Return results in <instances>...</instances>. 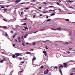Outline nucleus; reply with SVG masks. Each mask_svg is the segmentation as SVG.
Wrapping results in <instances>:
<instances>
[{"label": "nucleus", "mask_w": 75, "mask_h": 75, "mask_svg": "<svg viewBox=\"0 0 75 75\" xmlns=\"http://www.w3.org/2000/svg\"><path fill=\"white\" fill-rule=\"evenodd\" d=\"M15 55H16V57H18V56H20V55L21 56V54L19 53H16L15 54Z\"/></svg>", "instance_id": "f257e3e1"}, {"label": "nucleus", "mask_w": 75, "mask_h": 75, "mask_svg": "<svg viewBox=\"0 0 75 75\" xmlns=\"http://www.w3.org/2000/svg\"><path fill=\"white\" fill-rule=\"evenodd\" d=\"M49 72V70L48 69H47L46 71H44V74H48V72Z\"/></svg>", "instance_id": "f03ea898"}, {"label": "nucleus", "mask_w": 75, "mask_h": 75, "mask_svg": "<svg viewBox=\"0 0 75 75\" xmlns=\"http://www.w3.org/2000/svg\"><path fill=\"white\" fill-rule=\"evenodd\" d=\"M21 0H17L15 1V3H19V2H20Z\"/></svg>", "instance_id": "7ed1b4c3"}, {"label": "nucleus", "mask_w": 75, "mask_h": 75, "mask_svg": "<svg viewBox=\"0 0 75 75\" xmlns=\"http://www.w3.org/2000/svg\"><path fill=\"white\" fill-rule=\"evenodd\" d=\"M43 53L45 55V56H47V52L45 51H43Z\"/></svg>", "instance_id": "20e7f679"}, {"label": "nucleus", "mask_w": 75, "mask_h": 75, "mask_svg": "<svg viewBox=\"0 0 75 75\" xmlns=\"http://www.w3.org/2000/svg\"><path fill=\"white\" fill-rule=\"evenodd\" d=\"M64 68H65V67H67V63H64Z\"/></svg>", "instance_id": "39448f33"}, {"label": "nucleus", "mask_w": 75, "mask_h": 75, "mask_svg": "<svg viewBox=\"0 0 75 75\" xmlns=\"http://www.w3.org/2000/svg\"><path fill=\"white\" fill-rule=\"evenodd\" d=\"M28 17H31V14L30 13L29 14H28Z\"/></svg>", "instance_id": "423d86ee"}, {"label": "nucleus", "mask_w": 75, "mask_h": 75, "mask_svg": "<svg viewBox=\"0 0 75 75\" xmlns=\"http://www.w3.org/2000/svg\"><path fill=\"white\" fill-rule=\"evenodd\" d=\"M59 72L62 75H63L62 73V71H61V69H59Z\"/></svg>", "instance_id": "0eeeda50"}, {"label": "nucleus", "mask_w": 75, "mask_h": 75, "mask_svg": "<svg viewBox=\"0 0 75 75\" xmlns=\"http://www.w3.org/2000/svg\"><path fill=\"white\" fill-rule=\"evenodd\" d=\"M23 59H25V60H27V57H24L23 58Z\"/></svg>", "instance_id": "6e6552de"}, {"label": "nucleus", "mask_w": 75, "mask_h": 75, "mask_svg": "<svg viewBox=\"0 0 75 75\" xmlns=\"http://www.w3.org/2000/svg\"><path fill=\"white\" fill-rule=\"evenodd\" d=\"M18 40L20 42H21V39L20 38V37H19L18 38Z\"/></svg>", "instance_id": "1a4fd4ad"}, {"label": "nucleus", "mask_w": 75, "mask_h": 75, "mask_svg": "<svg viewBox=\"0 0 75 75\" xmlns=\"http://www.w3.org/2000/svg\"><path fill=\"white\" fill-rule=\"evenodd\" d=\"M64 66H63L62 65H61L59 67V68H64Z\"/></svg>", "instance_id": "9d476101"}, {"label": "nucleus", "mask_w": 75, "mask_h": 75, "mask_svg": "<svg viewBox=\"0 0 75 75\" xmlns=\"http://www.w3.org/2000/svg\"><path fill=\"white\" fill-rule=\"evenodd\" d=\"M61 29V28H57V30H60Z\"/></svg>", "instance_id": "9b49d317"}, {"label": "nucleus", "mask_w": 75, "mask_h": 75, "mask_svg": "<svg viewBox=\"0 0 75 75\" xmlns=\"http://www.w3.org/2000/svg\"><path fill=\"white\" fill-rule=\"evenodd\" d=\"M4 61H6V59L5 58H4L3 59V60Z\"/></svg>", "instance_id": "f8f14e48"}, {"label": "nucleus", "mask_w": 75, "mask_h": 75, "mask_svg": "<svg viewBox=\"0 0 75 75\" xmlns=\"http://www.w3.org/2000/svg\"><path fill=\"white\" fill-rule=\"evenodd\" d=\"M12 57L13 58H16V55H13L12 56Z\"/></svg>", "instance_id": "ddd939ff"}, {"label": "nucleus", "mask_w": 75, "mask_h": 75, "mask_svg": "<svg viewBox=\"0 0 75 75\" xmlns=\"http://www.w3.org/2000/svg\"><path fill=\"white\" fill-rule=\"evenodd\" d=\"M4 9L5 11H7V9L6 8H4Z\"/></svg>", "instance_id": "4468645a"}, {"label": "nucleus", "mask_w": 75, "mask_h": 75, "mask_svg": "<svg viewBox=\"0 0 75 75\" xmlns=\"http://www.w3.org/2000/svg\"><path fill=\"white\" fill-rule=\"evenodd\" d=\"M5 35H6V36H7V37H8V34H7V33H5Z\"/></svg>", "instance_id": "2eb2a0df"}, {"label": "nucleus", "mask_w": 75, "mask_h": 75, "mask_svg": "<svg viewBox=\"0 0 75 75\" xmlns=\"http://www.w3.org/2000/svg\"><path fill=\"white\" fill-rule=\"evenodd\" d=\"M54 15H55V13H52L50 15V16H54Z\"/></svg>", "instance_id": "dca6fc26"}, {"label": "nucleus", "mask_w": 75, "mask_h": 75, "mask_svg": "<svg viewBox=\"0 0 75 75\" xmlns=\"http://www.w3.org/2000/svg\"><path fill=\"white\" fill-rule=\"evenodd\" d=\"M47 11H46V12H45V11L43 12V13H47Z\"/></svg>", "instance_id": "f3484780"}, {"label": "nucleus", "mask_w": 75, "mask_h": 75, "mask_svg": "<svg viewBox=\"0 0 75 75\" xmlns=\"http://www.w3.org/2000/svg\"><path fill=\"white\" fill-rule=\"evenodd\" d=\"M27 24V23H25L23 24H22V25H25Z\"/></svg>", "instance_id": "a211bd4d"}, {"label": "nucleus", "mask_w": 75, "mask_h": 75, "mask_svg": "<svg viewBox=\"0 0 75 75\" xmlns=\"http://www.w3.org/2000/svg\"><path fill=\"white\" fill-rule=\"evenodd\" d=\"M19 60H21V59H23V58H21L20 57H19Z\"/></svg>", "instance_id": "6ab92c4d"}, {"label": "nucleus", "mask_w": 75, "mask_h": 75, "mask_svg": "<svg viewBox=\"0 0 75 75\" xmlns=\"http://www.w3.org/2000/svg\"><path fill=\"white\" fill-rule=\"evenodd\" d=\"M65 20L67 21H69L68 19H65Z\"/></svg>", "instance_id": "aec40b11"}, {"label": "nucleus", "mask_w": 75, "mask_h": 75, "mask_svg": "<svg viewBox=\"0 0 75 75\" xmlns=\"http://www.w3.org/2000/svg\"><path fill=\"white\" fill-rule=\"evenodd\" d=\"M26 53L27 54H31V52H26Z\"/></svg>", "instance_id": "412c9836"}, {"label": "nucleus", "mask_w": 75, "mask_h": 75, "mask_svg": "<svg viewBox=\"0 0 75 75\" xmlns=\"http://www.w3.org/2000/svg\"><path fill=\"white\" fill-rule=\"evenodd\" d=\"M4 61L3 60H1L0 61V62H1V63H3V62Z\"/></svg>", "instance_id": "4be33fe9"}, {"label": "nucleus", "mask_w": 75, "mask_h": 75, "mask_svg": "<svg viewBox=\"0 0 75 75\" xmlns=\"http://www.w3.org/2000/svg\"><path fill=\"white\" fill-rule=\"evenodd\" d=\"M22 44L23 46H25V45H24V43L23 42H22Z\"/></svg>", "instance_id": "5701e85b"}, {"label": "nucleus", "mask_w": 75, "mask_h": 75, "mask_svg": "<svg viewBox=\"0 0 75 75\" xmlns=\"http://www.w3.org/2000/svg\"><path fill=\"white\" fill-rule=\"evenodd\" d=\"M56 3L57 4V5H59V6H60V4H59L58 2H57Z\"/></svg>", "instance_id": "b1692460"}, {"label": "nucleus", "mask_w": 75, "mask_h": 75, "mask_svg": "<svg viewBox=\"0 0 75 75\" xmlns=\"http://www.w3.org/2000/svg\"><path fill=\"white\" fill-rule=\"evenodd\" d=\"M51 20V19H47V21H50Z\"/></svg>", "instance_id": "393cba45"}, {"label": "nucleus", "mask_w": 75, "mask_h": 75, "mask_svg": "<svg viewBox=\"0 0 75 75\" xmlns=\"http://www.w3.org/2000/svg\"><path fill=\"white\" fill-rule=\"evenodd\" d=\"M43 30H44V29H41L40 31H43Z\"/></svg>", "instance_id": "a878e982"}, {"label": "nucleus", "mask_w": 75, "mask_h": 75, "mask_svg": "<svg viewBox=\"0 0 75 75\" xmlns=\"http://www.w3.org/2000/svg\"><path fill=\"white\" fill-rule=\"evenodd\" d=\"M11 21L12 22H13L14 21V20L13 19H11Z\"/></svg>", "instance_id": "bb28decb"}, {"label": "nucleus", "mask_w": 75, "mask_h": 75, "mask_svg": "<svg viewBox=\"0 0 75 75\" xmlns=\"http://www.w3.org/2000/svg\"><path fill=\"white\" fill-rule=\"evenodd\" d=\"M35 57L33 59L32 61H34V60H35Z\"/></svg>", "instance_id": "cd10ccee"}, {"label": "nucleus", "mask_w": 75, "mask_h": 75, "mask_svg": "<svg viewBox=\"0 0 75 75\" xmlns=\"http://www.w3.org/2000/svg\"><path fill=\"white\" fill-rule=\"evenodd\" d=\"M23 13H24V12H23V11H22L21 12V15H22L23 14Z\"/></svg>", "instance_id": "c85d7f7f"}, {"label": "nucleus", "mask_w": 75, "mask_h": 75, "mask_svg": "<svg viewBox=\"0 0 75 75\" xmlns=\"http://www.w3.org/2000/svg\"><path fill=\"white\" fill-rule=\"evenodd\" d=\"M74 73H71L70 75H74Z\"/></svg>", "instance_id": "c756f323"}, {"label": "nucleus", "mask_w": 75, "mask_h": 75, "mask_svg": "<svg viewBox=\"0 0 75 75\" xmlns=\"http://www.w3.org/2000/svg\"><path fill=\"white\" fill-rule=\"evenodd\" d=\"M46 49H48V48L47 47V45H46Z\"/></svg>", "instance_id": "7c9ffc66"}, {"label": "nucleus", "mask_w": 75, "mask_h": 75, "mask_svg": "<svg viewBox=\"0 0 75 75\" xmlns=\"http://www.w3.org/2000/svg\"><path fill=\"white\" fill-rule=\"evenodd\" d=\"M50 11H54V10H52L51 9H50Z\"/></svg>", "instance_id": "2f4dec72"}, {"label": "nucleus", "mask_w": 75, "mask_h": 75, "mask_svg": "<svg viewBox=\"0 0 75 75\" xmlns=\"http://www.w3.org/2000/svg\"><path fill=\"white\" fill-rule=\"evenodd\" d=\"M24 28H25V29H28V27H24Z\"/></svg>", "instance_id": "473e14b6"}, {"label": "nucleus", "mask_w": 75, "mask_h": 75, "mask_svg": "<svg viewBox=\"0 0 75 75\" xmlns=\"http://www.w3.org/2000/svg\"><path fill=\"white\" fill-rule=\"evenodd\" d=\"M13 47H15V46H16V44H13Z\"/></svg>", "instance_id": "72a5a7b5"}, {"label": "nucleus", "mask_w": 75, "mask_h": 75, "mask_svg": "<svg viewBox=\"0 0 75 75\" xmlns=\"http://www.w3.org/2000/svg\"><path fill=\"white\" fill-rule=\"evenodd\" d=\"M67 53H71V52L68 51H67Z\"/></svg>", "instance_id": "f704fd0d"}, {"label": "nucleus", "mask_w": 75, "mask_h": 75, "mask_svg": "<svg viewBox=\"0 0 75 75\" xmlns=\"http://www.w3.org/2000/svg\"><path fill=\"white\" fill-rule=\"evenodd\" d=\"M20 72H21V73H22V72H23V71L22 70V71H20Z\"/></svg>", "instance_id": "c9c22d12"}, {"label": "nucleus", "mask_w": 75, "mask_h": 75, "mask_svg": "<svg viewBox=\"0 0 75 75\" xmlns=\"http://www.w3.org/2000/svg\"><path fill=\"white\" fill-rule=\"evenodd\" d=\"M43 3H44V4H47V3L44 2H43Z\"/></svg>", "instance_id": "e433bc0d"}, {"label": "nucleus", "mask_w": 75, "mask_h": 75, "mask_svg": "<svg viewBox=\"0 0 75 75\" xmlns=\"http://www.w3.org/2000/svg\"><path fill=\"white\" fill-rule=\"evenodd\" d=\"M25 9L26 10H28L29 9V8H25Z\"/></svg>", "instance_id": "4c0bfd02"}, {"label": "nucleus", "mask_w": 75, "mask_h": 75, "mask_svg": "<svg viewBox=\"0 0 75 75\" xmlns=\"http://www.w3.org/2000/svg\"><path fill=\"white\" fill-rule=\"evenodd\" d=\"M54 69H58V68H57V67H55L54 68Z\"/></svg>", "instance_id": "58836bf2"}, {"label": "nucleus", "mask_w": 75, "mask_h": 75, "mask_svg": "<svg viewBox=\"0 0 75 75\" xmlns=\"http://www.w3.org/2000/svg\"><path fill=\"white\" fill-rule=\"evenodd\" d=\"M4 7H5L4 6H1V8H4Z\"/></svg>", "instance_id": "ea45409f"}, {"label": "nucleus", "mask_w": 75, "mask_h": 75, "mask_svg": "<svg viewBox=\"0 0 75 75\" xmlns=\"http://www.w3.org/2000/svg\"><path fill=\"white\" fill-rule=\"evenodd\" d=\"M54 7V6H49V7Z\"/></svg>", "instance_id": "a19ab883"}, {"label": "nucleus", "mask_w": 75, "mask_h": 75, "mask_svg": "<svg viewBox=\"0 0 75 75\" xmlns=\"http://www.w3.org/2000/svg\"><path fill=\"white\" fill-rule=\"evenodd\" d=\"M33 45H35V42H34L33 43Z\"/></svg>", "instance_id": "79ce46f5"}, {"label": "nucleus", "mask_w": 75, "mask_h": 75, "mask_svg": "<svg viewBox=\"0 0 75 75\" xmlns=\"http://www.w3.org/2000/svg\"><path fill=\"white\" fill-rule=\"evenodd\" d=\"M69 8H73V7H72V6H70Z\"/></svg>", "instance_id": "37998d69"}, {"label": "nucleus", "mask_w": 75, "mask_h": 75, "mask_svg": "<svg viewBox=\"0 0 75 75\" xmlns=\"http://www.w3.org/2000/svg\"><path fill=\"white\" fill-rule=\"evenodd\" d=\"M3 20H4V21H6V22L7 21V20H6V19H4Z\"/></svg>", "instance_id": "c03bdc74"}, {"label": "nucleus", "mask_w": 75, "mask_h": 75, "mask_svg": "<svg viewBox=\"0 0 75 75\" xmlns=\"http://www.w3.org/2000/svg\"><path fill=\"white\" fill-rule=\"evenodd\" d=\"M72 49V48H68L67 49V50H71Z\"/></svg>", "instance_id": "a18cd8bd"}, {"label": "nucleus", "mask_w": 75, "mask_h": 75, "mask_svg": "<svg viewBox=\"0 0 75 75\" xmlns=\"http://www.w3.org/2000/svg\"><path fill=\"white\" fill-rule=\"evenodd\" d=\"M33 1V2L34 3L35 2V0H32Z\"/></svg>", "instance_id": "49530a36"}, {"label": "nucleus", "mask_w": 75, "mask_h": 75, "mask_svg": "<svg viewBox=\"0 0 75 75\" xmlns=\"http://www.w3.org/2000/svg\"><path fill=\"white\" fill-rule=\"evenodd\" d=\"M56 30H57V29H54V31H56Z\"/></svg>", "instance_id": "de8ad7c7"}, {"label": "nucleus", "mask_w": 75, "mask_h": 75, "mask_svg": "<svg viewBox=\"0 0 75 75\" xmlns=\"http://www.w3.org/2000/svg\"><path fill=\"white\" fill-rule=\"evenodd\" d=\"M25 62H22L21 64H23Z\"/></svg>", "instance_id": "09e8293b"}, {"label": "nucleus", "mask_w": 75, "mask_h": 75, "mask_svg": "<svg viewBox=\"0 0 75 75\" xmlns=\"http://www.w3.org/2000/svg\"><path fill=\"white\" fill-rule=\"evenodd\" d=\"M37 32H38V31H37L36 32H35L34 33V34H35V33H37Z\"/></svg>", "instance_id": "8fccbe9b"}, {"label": "nucleus", "mask_w": 75, "mask_h": 75, "mask_svg": "<svg viewBox=\"0 0 75 75\" xmlns=\"http://www.w3.org/2000/svg\"><path fill=\"white\" fill-rule=\"evenodd\" d=\"M49 75H51V74L50 73H49Z\"/></svg>", "instance_id": "3c124183"}, {"label": "nucleus", "mask_w": 75, "mask_h": 75, "mask_svg": "<svg viewBox=\"0 0 75 75\" xmlns=\"http://www.w3.org/2000/svg\"><path fill=\"white\" fill-rule=\"evenodd\" d=\"M41 68H44V67L43 66H42L41 67Z\"/></svg>", "instance_id": "603ef678"}, {"label": "nucleus", "mask_w": 75, "mask_h": 75, "mask_svg": "<svg viewBox=\"0 0 75 75\" xmlns=\"http://www.w3.org/2000/svg\"><path fill=\"white\" fill-rule=\"evenodd\" d=\"M13 38H14L15 37V35H14L13 36Z\"/></svg>", "instance_id": "864d4df0"}, {"label": "nucleus", "mask_w": 75, "mask_h": 75, "mask_svg": "<svg viewBox=\"0 0 75 75\" xmlns=\"http://www.w3.org/2000/svg\"><path fill=\"white\" fill-rule=\"evenodd\" d=\"M39 8L40 10L41 9V8H42L41 7H40Z\"/></svg>", "instance_id": "5fc2aeb1"}, {"label": "nucleus", "mask_w": 75, "mask_h": 75, "mask_svg": "<svg viewBox=\"0 0 75 75\" xmlns=\"http://www.w3.org/2000/svg\"><path fill=\"white\" fill-rule=\"evenodd\" d=\"M51 29L52 30H54V28H51Z\"/></svg>", "instance_id": "6e6d98bb"}, {"label": "nucleus", "mask_w": 75, "mask_h": 75, "mask_svg": "<svg viewBox=\"0 0 75 75\" xmlns=\"http://www.w3.org/2000/svg\"><path fill=\"white\" fill-rule=\"evenodd\" d=\"M27 18H25V19H24V20H27Z\"/></svg>", "instance_id": "4d7b16f0"}, {"label": "nucleus", "mask_w": 75, "mask_h": 75, "mask_svg": "<svg viewBox=\"0 0 75 75\" xmlns=\"http://www.w3.org/2000/svg\"><path fill=\"white\" fill-rule=\"evenodd\" d=\"M23 36H22V40H23Z\"/></svg>", "instance_id": "13d9d810"}, {"label": "nucleus", "mask_w": 75, "mask_h": 75, "mask_svg": "<svg viewBox=\"0 0 75 75\" xmlns=\"http://www.w3.org/2000/svg\"><path fill=\"white\" fill-rule=\"evenodd\" d=\"M31 51H33V50H34V49H31Z\"/></svg>", "instance_id": "bf43d9fd"}, {"label": "nucleus", "mask_w": 75, "mask_h": 75, "mask_svg": "<svg viewBox=\"0 0 75 75\" xmlns=\"http://www.w3.org/2000/svg\"><path fill=\"white\" fill-rule=\"evenodd\" d=\"M24 4L23 3H21L20 4L21 5V4Z\"/></svg>", "instance_id": "052dcab7"}, {"label": "nucleus", "mask_w": 75, "mask_h": 75, "mask_svg": "<svg viewBox=\"0 0 75 75\" xmlns=\"http://www.w3.org/2000/svg\"><path fill=\"white\" fill-rule=\"evenodd\" d=\"M66 43L67 44H69V43H68V42H66Z\"/></svg>", "instance_id": "680f3d73"}, {"label": "nucleus", "mask_w": 75, "mask_h": 75, "mask_svg": "<svg viewBox=\"0 0 75 75\" xmlns=\"http://www.w3.org/2000/svg\"><path fill=\"white\" fill-rule=\"evenodd\" d=\"M35 15H34V16H33V18H35Z\"/></svg>", "instance_id": "e2e57ef3"}, {"label": "nucleus", "mask_w": 75, "mask_h": 75, "mask_svg": "<svg viewBox=\"0 0 75 75\" xmlns=\"http://www.w3.org/2000/svg\"><path fill=\"white\" fill-rule=\"evenodd\" d=\"M24 38H27V36H24Z\"/></svg>", "instance_id": "0e129e2a"}, {"label": "nucleus", "mask_w": 75, "mask_h": 75, "mask_svg": "<svg viewBox=\"0 0 75 75\" xmlns=\"http://www.w3.org/2000/svg\"><path fill=\"white\" fill-rule=\"evenodd\" d=\"M72 69H75V68H73Z\"/></svg>", "instance_id": "69168bd1"}, {"label": "nucleus", "mask_w": 75, "mask_h": 75, "mask_svg": "<svg viewBox=\"0 0 75 75\" xmlns=\"http://www.w3.org/2000/svg\"><path fill=\"white\" fill-rule=\"evenodd\" d=\"M29 44V43L28 42L26 43V44Z\"/></svg>", "instance_id": "338daca9"}, {"label": "nucleus", "mask_w": 75, "mask_h": 75, "mask_svg": "<svg viewBox=\"0 0 75 75\" xmlns=\"http://www.w3.org/2000/svg\"><path fill=\"white\" fill-rule=\"evenodd\" d=\"M46 18H48V16H46Z\"/></svg>", "instance_id": "774afa93"}]
</instances>
